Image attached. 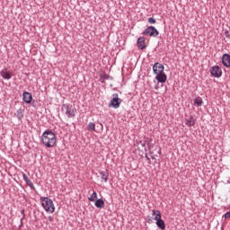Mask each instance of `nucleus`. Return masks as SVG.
Instances as JSON below:
<instances>
[{"mask_svg": "<svg viewBox=\"0 0 230 230\" xmlns=\"http://www.w3.org/2000/svg\"><path fill=\"white\" fill-rule=\"evenodd\" d=\"M41 143H43L47 148H53V146L57 145V135L49 129L45 130L41 135Z\"/></svg>", "mask_w": 230, "mask_h": 230, "instance_id": "obj_1", "label": "nucleus"}, {"mask_svg": "<svg viewBox=\"0 0 230 230\" xmlns=\"http://www.w3.org/2000/svg\"><path fill=\"white\" fill-rule=\"evenodd\" d=\"M41 206L47 213H55V204L53 199L48 197H40Z\"/></svg>", "mask_w": 230, "mask_h": 230, "instance_id": "obj_2", "label": "nucleus"}, {"mask_svg": "<svg viewBox=\"0 0 230 230\" xmlns=\"http://www.w3.org/2000/svg\"><path fill=\"white\" fill-rule=\"evenodd\" d=\"M152 215L155 217V225L157 226L158 229L165 230L166 229V224L164 223V220H163L161 216V211L153 209Z\"/></svg>", "mask_w": 230, "mask_h": 230, "instance_id": "obj_3", "label": "nucleus"}, {"mask_svg": "<svg viewBox=\"0 0 230 230\" xmlns=\"http://www.w3.org/2000/svg\"><path fill=\"white\" fill-rule=\"evenodd\" d=\"M61 111L66 118H75L76 116V110L73 108L72 104H63Z\"/></svg>", "mask_w": 230, "mask_h": 230, "instance_id": "obj_4", "label": "nucleus"}, {"mask_svg": "<svg viewBox=\"0 0 230 230\" xmlns=\"http://www.w3.org/2000/svg\"><path fill=\"white\" fill-rule=\"evenodd\" d=\"M142 35L147 37H158L159 31H157V29H155L154 26H149L143 31Z\"/></svg>", "mask_w": 230, "mask_h": 230, "instance_id": "obj_5", "label": "nucleus"}, {"mask_svg": "<svg viewBox=\"0 0 230 230\" xmlns=\"http://www.w3.org/2000/svg\"><path fill=\"white\" fill-rule=\"evenodd\" d=\"M121 99L118 96V93L112 94V99L110 102V107H113V109H119V106L121 105Z\"/></svg>", "mask_w": 230, "mask_h": 230, "instance_id": "obj_6", "label": "nucleus"}, {"mask_svg": "<svg viewBox=\"0 0 230 230\" xmlns=\"http://www.w3.org/2000/svg\"><path fill=\"white\" fill-rule=\"evenodd\" d=\"M210 75L214 78H220L222 76V67L219 66H214L210 68Z\"/></svg>", "mask_w": 230, "mask_h": 230, "instance_id": "obj_7", "label": "nucleus"}, {"mask_svg": "<svg viewBox=\"0 0 230 230\" xmlns=\"http://www.w3.org/2000/svg\"><path fill=\"white\" fill-rule=\"evenodd\" d=\"M153 73L155 75H161L164 73V66L159 62H156L153 65Z\"/></svg>", "mask_w": 230, "mask_h": 230, "instance_id": "obj_8", "label": "nucleus"}, {"mask_svg": "<svg viewBox=\"0 0 230 230\" xmlns=\"http://www.w3.org/2000/svg\"><path fill=\"white\" fill-rule=\"evenodd\" d=\"M0 76H2L4 80H10L12 78V72H9L7 68H4L0 71Z\"/></svg>", "mask_w": 230, "mask_h": 230, "instance_id": "obj_9", "label": "nucleus"}, {"mask_svg": "<svg viewBox=\"0 0 230 230\" xmlns=\"http://www.w3.org/2000/svg\"><path fill=\"white\" fill-rule=\"evenodd\" d=\"M167 79H168V76L166 75V74L164 72H163L162 74H156L155 80L159 84H164Z\"/></svg>", "mask_w": 230, "mask_h": 230, "instance_id": "obj_10", "label": "nucleus"}, {"mask_svg": "<svg viewBox=\"0 0 230 230\" xmlns=\"http://www.w3.org/2000/svg\"><path fill=\"white\" fill-rule=\"evenodd\" d=\"M22 100L25 103H31V100H33V95H31L29 92H23L22 93Z\"/></svg>", "mask_w": 230, "mask_h": 230, "instance_id": "obj_11", "label": "nucleus"}, {"mask_svg": "<svg viewBox=\"0 0 230 230\" xmlns=\"http://www.w3.org/2000/svg\"><path fill=\"white\" fill-rule=\"evenodd\" d=\"M22 179H23L24 182L27 184V186H29L31 188V190H35V185H33V182L31 181V180H30L28 175H26V173H24V172L22 173Z\"/></svg>", "mask_w": 230, "mask_h": 230, "instance_id": "obj_12", "label": "nucleus"}, {"mask_svg": "<svg viewBox=\"0 0 230 230\" xmlns=\"http://www.w3.org/2000/svg\"><path fill=\"white\" fill-rule=\"evenodd\" d=\"M222 64L225 66V67H230V55L229 54H224L222 56Z\"/></svg>", "mask_w": 230, "mask_h": 230, "instance_id": "obj_13", "label": "nucleus"}, {"mask_svg": "<svg viewBox=\"0 0 230 230\" xmlns=\"http://www.w3.org/2000/svg\"><path fill=\"white\" fill-rule=\"evenodd\" d=\"M137 46L138 49H145V48H146V45L145 44V37H139L137 39Z\"/></svg>", "mask_w": 230, "mask_h": 230, "instance_id": "obj_14", "label": "nucleus"}, {"mask_svg": "<svg viewBox=\"0 0 230 230\" xmlns=\"http://www.w3.org/2000/svg\"><path fill=\"white\" fill-rule=\"evenodd\" d=\"M197 119L190 115L189 118L185 119V125H187V127H193Z\"/></svg>", "mask_w": 230, "mask_h": 230, "instance_id": "obj_15", "label": "nucleus"}, {"mask_svg": "<svg viewBox=\"0 0 230 230\" xmlns=\"http://www.w3.org/2000/svg\"><path fill=\"white\" fill-rule=\"evenodd\" d=\"M94 206L98 209H102V208H105V201L103 199H98L95 200Z\"/></svg>", "mask_w": 230, "mask_h": 230, "instance_id": "obj_16", "label": "nucleus"}, {"mask_svg": "<svg viewBox=\"0 0 230 230\" xmlns=\"http://www.w3.org/2000/svg\"><path fill=\"white\" fill-rule=\"evenodd\" d=\"M14 116H16L17 119H22V118H24V109H18L16 113H14Z\"/></svg>", "mask_w": 230, "mask_h": 230, "instance_id": "obj_17", "label": "nucleus"}, {"mask_svg": "<svg viewBox=\"0 0 230 230\" xmlns=\"http://www.w3.org/2000/svg\"><path fill=\"white\" fill-rule=\"evenodd\" d=\"M100 175L102 177V180L104 181V182H107V181H109V172H101Z\"/></svg>", "mask_w": 230, "mask_h": 230, "instance_id": "obj_18", "label": "nucleus"}, {"mask_svg": "<svg viewBox=\"0 0 230 230\" xmlns=\"http://www.w3.org/2000/svg\"><path fill=\"white\" fill-rule=\"evenodd\" d=\"M203 103L204 102L200 97H197L196 99H194V105H196V107H202Z\"/></svg>", "mask_w": 230, "mask_h": 230, "instance_id": "obj_19", "label": "nucleus"}, {"mask_svg": "<svg viewBox=\"0 0 230 230\" xmlns=\"http://www.w3.org/2000/svg\"><path fill=\"white\" fill-rule=\"evenodd\" d=\"M96 199H98V193L93 190V194L88 198V200H90V202H95Z\"/></svg>", "mask_w": 230, "mask_h": 230, "instance_id": "obj_20", "label": "nucleus"}, {"mask_svg": "<svg viewBox=\"0 0 230 230\" xmlns=\"http://www.w3.org/2000/svg\"><path fill=\"white\" fill-rule=\"evenodd\" d=\"M87 128L94 132V130H96V124H94V122H89Z\"/></svg>", "mask_w": 230, "mask_h": 230, "instance_id": "obj_21", "label": "nucleus"}, {"mask_svg": "<svg viewBox=\"0 0 230 230\" xmlns=\"http://www.w3.org/2000/svg\"><path fill=\"white\" fill-rule=\"evenodd\" d=\"M147 22L149 24H155L157 22V21L155 20V18L150 17V18L147 19Z\"/></svg>", "mask_w": 230, "mask_h": 230, "instance_id": "obj_22", "label": "nucleus"}, {"mask_svg": "<svg viewBox=\"0 0 230 230\" xmlns=\"http://www.w3.org/2000/svg\"><path fill=\"white\" fill-rule=\"evenodd\" d=\"M103 80H112V77H111V75L104 74L102 76Z\"/></svg>", "mask_w": 230, "mask_h": 230, "instance_id": "obj_23", "label": "nucleus"}, {"mask_svg": "<svg viewBox=\"0 0 230 230\" xmlns=\"http://www.w3.org/2000/svg\"><path fill=\"white\" fill-rule=\"evenodd\" d=\"M225 36L226 37V39H230L229 31H225Z\"/></svg>", "mask_w": 230, "mask_h": 230, "instance_id": "obj_24", "label": "nucleus"}, {"mask_svg": "<svg viewBox=\"0 0 230 230\" xmlns=\"http://www.w3.org/2000/svg\"><path fill=\"white\" fill-rule=\"evenodd\" d=\"M22 220H24V219H22V218L20 219V225L18 226V229H21V227H22V226H23Z\"/></svg>", "mask_w": 230, "mask_h": 230, "instance_id": "obj_25", "label": "nucleus"}, {"mask_svg": "<svg viewBox=\"0 0 230 230\" xmlns=\"http://www.w3.org/2000/svg\"><path fill=\"white\" fill-rule=\"evenodd\" d=\"M225 218H230V212H226L224 215Z\"/></svg>", "mask_w": 230, "mask_h": 230, "instance_id": "obj_26", "label": "nucleus"}, {"mask_svg": "<svg viewBox=\"0 0 230 230\" xmlns=\"http://www.w3.org/2000/svg\"><path fill=\"white\" fill-rule=\"evenodd\" d=\"M141 146H143V148H145V146H146V140H145L144 142H140Z\"/></svg>", "mask_w": 230, "mask_h": 230, "instance_id": "obj_27", "label": "nucleus"}, {"mask_svg": "<svg viewBox=\"0 0 230 230\" xmlns=\"http://www.w3.org/2000/svg\"><path fill=\"white\" fill-rule=\"evenodd\" d=\"M154 221L152 220V217H149L148 219H147V224H152Z\"/></svg>", "mask_w": 230, "mask_h": 230, "instance_id": "obj_28", "label": "nucleus"}, {"mask_svg": "<svg viewBox=\"0 0 230 230\" xmlns=\"http://www.w3.org/2000/svg\"><path fill=\"white\" fill-rule=\"evenodd\" d=\"M49 222H53V217L51 216L49 217Z\"/></svg>", "mask_w": 230, "mask_h": 230, "instance_id": "obj_29", "label": "nucleus"}, {"mask_svg": "<svg viewBox=\"0 0 230 230\" xmlns=\"http://www.w3.org/2000/svg\"><path fill=\"white\" fill-rule=\"evenodd\" d=\"M21 213L22 214V219H24V217H25V215H24V209H22V211H21Z\"/></svg>", "mask_w": 230, "mask_h": 230, "instance_id": "obj_30", "label": "nucleus"}, {"mask_svg": "<svg viewBox=\"0 0 230 230\" xmlns=\"http://www.w3.org/2000/svg\"><path fill=\"white\" fill-rule=\"evenodd\" d=\"M146 159H147V161L150 163V157H148L147 154H146Z\"/></svg>", "mask_w": 230, "mask_h": 230, "instance_id": "obj_31", "label": "nucleus"}, {"mask_svg": "<svg viewBox=\"0 0 230 230\" xmlns=\"http://www.w3.org/2000/svg\"><path fill=\"white\" fill-rule=\"evenodd\" d=\"M158 154L161 155V147H158Z\"/></svg>", "mask_w": 230, "mask_h": 230, "instance_id": "obj_32", "label": "nucleus"}, {"mask_svg": "<svg viewBox=\"0 0 230 230\" xmlns=\"http://www.w3.org/2000/svg\"><path fill=\"white\" fill-rule=\"evenodd\" d=\"M155 91H158V90H159V86L156 85V86L155 87Z\"/></svg>", "mask_w": 230, "mask_h": 230, "instance_id": "obj_33", "label": "nucleus"}, {"mask_svg": "<svg viewBox=\"0 0 230 230\" xmlns=\"http://www.w3.org/2000/svg\"><path fill=\"white\" fill-rule=\"evenodd\" d=\"M151 158H152V159H155V157H154V156H151Z\"/></svg>", "mask_w": 230, "mask_h": 230, "instance_id": "obj_34", "label": "nucleus"}, {"mask_svg": "<svg viewBox=\"0 0 230 230\" xmlns=\"http://www.w3.org/2000/svg\"><path fill=\"white\" fill-rule=\"evenodd\" d=\"M150 154L152 155V154H154V152L150 151Z\"/></svg>", "mask_w": 230, "mask_h": 230, "instance_id": "obj_35", "label": "nucleus"}, {"mask_svg": "<svg viewBox=\"0 0 230 230\" xmlns=\"http://www.w3.org/2000/svg\"><path fill=\"white\" fill-rule=\"evenodd\" d=\"M148 150H150V146H148Z\"/></svg>", "mask_w": 230, "mask_h": 230, "instance_id": "obj_36", "label": "nucleus"}]
</instances>
